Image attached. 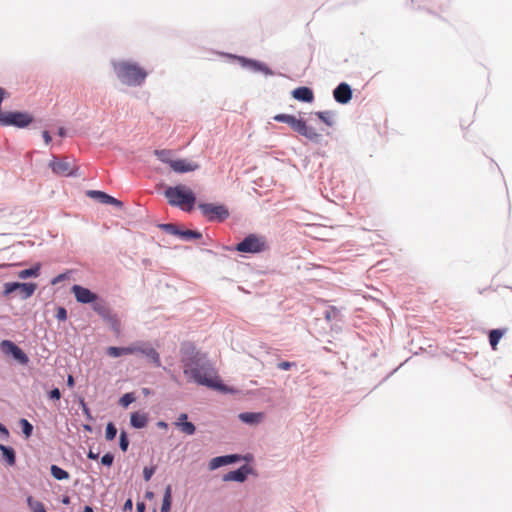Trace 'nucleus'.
<instances>
[{"mask_svg": "<svg viewBox=\"0 0 512 512\" xmlns=\"http://www.w3.org/2000/svg\"><path fill=\"white\" fill-rule=\"evenodd\" d=\"M181 362L183 373L189 381L208 388L224 389L207 355L199 352L193 344L187 343L182 346Z\"/></svg>", "mask_w": 512, "mask_h": 512, "instance_id": "f257e3e1", "label": "nucleus"}, {"mask_svg": "<svg viewBox=\"0 0 512 512\" xmlns=\"http://www.w3.org/2000/svg\"><path fill=\"white\" fill-rule=\"evenodd\" d=\"M10 98L7 89L0 86V126L14 127L16 129H38L42 126V120L28 110H2V104Z\"/></svg>", "mask_w": 512, "mask_h": 512, "instance_id": "f03ea898", "label": "nucleus"}, {"mask_svg": "<svg viewBox=\"0 0 512 512\" xmlns=\"http://www.w3.org/2000/svg\"><path fill=\"white\" fill-rule=\"evenodd\" d=\"M112 65L118 80L129 87L142 86L148 77V71L136 61L113 60Z\"/></svg>", "mask_w": 512, "mask_h": 512, "instance_id": "7ed1b4c3", "label": "nucleus"}, {"mask_svg": "<svg viewBox=\"0 0 512 512\" xmlns=\"http://www.w3.org/2000/svg\"><path fill=\"white\" fill-rule=\"evenodd\" d=\"M163 195L171 206L177 207L182 211L190 212L197 207L196 193L185 184L168 185L164 189Z\"/></svg>", "mask_w": 512, "mask_h": 512, "instance_id": "20e7f679", "label": "nucleus"}, {"mask_svg": "<svg viewBox=\"0 0 512 512\" xmlns=\"http://www.w3.org/2000/svg\"><path fill=\"white\" fill-rule=\"evenodd\" d=\"M216 53L221 57H224L229 63L238 64L241 68L246 69L252 73L262 74L266 77L284 76V74L273 70L266 62L262 60L224 51H219Z\"/></svg>", "mask_w": 512, "mask_h": 512, "instance_id": "39448f33", "label": "nucleus"}, {"mask_svg": "<svg viewBox=\"0 0 512 512\" xmlns=\"http://www.w3.org/2000/svg\"><path fill=\"white\" fill-rule=\"evenodd\" d=\"M197 209L202 217L208 222L222 223L230 218L231 211L223 202L198 201Z\"/></svg>", "mask_w": 512, "mask_h": 512, "instance_id": "423d86ee", "label": "nucleus"}, {"mask_svg": "<svg viewBox=\"0 0 512 512\" xmlns=\"http://www.w3.org/2000/svg\"><path fill=\"white\" fill-rule=\"evenodd\" d=\"M269 249L267 238L263 235L249 234L234 247L235 251L248 254H258Z\"/></svg>", "mask_w": 512, "mask_h": 512, "instance_id": "0eeeda50", "label": "nucleus"}, {"mask_svg": "<svg viewBox=\"0 0 512 512\" xmlns=\"http://www.w3.org/2000/svg\"><path fill=\"white\" fill-rule=\"evenodd\" d=\"M92 309L102 318V320L107 325H109L110 329L115 335L120 334L121 321L118 318V315L106 303H94Z\"/></svg>", "mask_w": 512, "mask_h": 512, "instance_id": "6e6552de", "label": "nucleus"}, {"mask_svg": "<svg viewBox=\"0 0 512 512\" xmlns=\"http://www.w3.org/2000/svg\"><path fill=\"white\" fill-rule=\"evenodd\" d=\"M48 168L51 170L53 175L57 177H78L79 166H71L69 162L59 159L56 156H52V159L48 162Z\"/></svg>", "mask_w": 512, "mask_h": 512, "instance_id": "1a4fd4ad", "label": "nucleus"}, {"mask_svg": "<svg viewBox=\"0 0 512 512\" xmlns=\"http://www.w3.org/2000/svg\"><path fill=\"white\" fill-rule=\"evenodd\" d=\"M85 195L96 203L112 206L119 210L124 206V203L121 200L103 190L89 189L85 191Z\"/></svg>", "mask_w": 512, "mask_h": 512, "instance_id": "9d476101", "label": "nucleus"}, {"mask_svg": "<svg viewBox=\"0 0 512 512\" xmlns=\"http://www.w3.org/2000/svg\"><path fill=\"white\" fill-rule=\"evenodd\" d=\"M0 350L4 354L12 356L21 365H27L29 362L27 354L11 340L1 341Z\"/></svg>", "mask_w": 512, "mask_h": 512, "instance_id": "9b49d317", "label": "nucleus"}, {"mask_svg": "<svg viewBox=\"0 0 512 512\" xmlns=\"http://www.w3.org/2000/svg\"><path fill=\"white\" fill-rule=\"evenodd\" d=\"M170 235H176L183 241H193L202 238V234L196 230L186 229L185 226H160Z\"/></svg>", "mask_w": 512, "mask_h": 512, "instance_id": "f8f14e48", "label": "nucleus"}, {"mask_svg": "<svg viewBox=\"0 0 512 512\" xmlns=\"http://www.w3.org/2000/svg\"><path fill=\"white\" fill-rule=\"evenodd\" d=\"M71 291L76 301L81 304H92L93 306L94 303H100L98 301V295L86 287L75 284L72 286Z\"/></svg>", "mask_w": 512, "mask_h": 512, "instance_id": "ddd939ff", "label": "nucleus"}, {"mask_svg": "<svg viewBox=\"0 0 512 512\" xmlns=\"http://www.w3.org/2000/svg\"><path fill=\"white\" fill-rule=\"evenodd\" d=\"M335 102L347 105L353 97V88L345 81L340 82L332 91Z\"/></svg>", "mask_w": 512, "mask_h": 512, "instance_id": "4468645a", "label": "nucleus"}, {"mask_svg": "<svg viewBox=\"0 0 512 512\" xmlns=\"http://www.w3.org/2000/svg\"><path fill=\"white\" fill-rule=\"evenodd\" d=\"M200 168L197 162H194L188 158L177 157L174 159L171 165V170L176 174H186L196 171Z\"/></svg>", "mask_w": 512, "mask_h": 512, "instance_id": "2eb2a0df", "label": "nucleus"}, {"mask_svg": "<svg viewBox=\"0 0 512 512\" xmlns=\"http://www.w3.org/2000/svg\"><path fill=\"white\" fill-rule=\"evenodd\" d=\"M242 459L248 460V456H242L240 454H229L223 456H217L210 460L208 467L210 470H216L222 466L234 464Z\"/></svg>", "mask_w": 512, "mask_h": 512, "instance_id": "dca6fc26", "label": "nucleus"}, {"mask_svg": "<svg viewBox=\"0 0 512 512\" xmlns=\"http://www.w3.org/2000/svg\"><path fill=\"white\" fill-rule=\"evenodd\" d=\"M253 468L248 464H244L236 470L230 471L223 475L222 480L224 482L236 481L243 483L246 481L248 475L253 474Z\"/></svg>", "mask_w": 512, "mask_h": 512, "instance_id": "f3484780", "label": "nucleus"}, {"mask_svg": "<svg viewBox=\"0 0 512 512\" xmlns=\"http://www.w3.org/2000/svg\"><path fill=\"white\" fill-rule=\"evenodd\" d=\"M291 97L301 103L311 104L315 100V94L309 86H298L291 91Z\"/></svg>", "mask_w": 512, "mask_h": 512, "instance_id": "a211bd4d", "label": "nucleus"}, {"mask_svg": "<svg viewBox=\"0 0 512 512\" xmlns=\"http://www.w3.org/2000/svg\"><path fill=\"white\" fill-rule=\"evenodd\" d=\"M301 136L305 137L313 144L321 146L328 145V141L324 138V136L321 133H318L310 124H307Z\"/></svg>", "mask_w": 512, "mask_h": 512, "instance_id": "6ab92c4d", "label": "nucleus"}, {"mask_svg": "<svg viewBox=\"0 0 512 512\" xmlns=\"http://www.w3.org/2000/svg\"><path fill=\"white\" fill-rule=\"evenodd\" d=\"M284 124L288 125L292 131L301 136L308 122L303 117H297L294 114H291Z\"/></svg>", "mask_w": 512, "mask_h": 512, "instance_id": "aec40b11", "label": "nucleus"}, {"mask_svg": "<svg viewBox=\"0 0 512 512\" xmlns=\"http://www.w3.org/2000/svg\"><path fill=\"white\" fill-rule=\"evenodd\" d=\"M313 115L324 125L333 127L335 125L336 112L334 110L315 111Z\"/></svg>", "mask_w": 512, "mask_h": 512, "instance_id": "412c9836", "label": "nucleus"}, {"mask_svg": "<svg viewBox=\"0 0 512 512\" xmlns=\"http://www.w3.org/2000/svg\"><path fill=\"white\" fill-rule=\"evenodd\" d=\"M238 417L245 424L257 425L263 420L264 415L261 412H243Z\"/></svg>", "mask_w": 512, "mask_h": 512, "instance_id": "4be33fe9", "label": "nucleus"}, {"mask_svg": "<svg viewBox=\"0 0 512 512\" xmlns=\"http://www.w3.org/2000/svg\"><path fill=\"white\" fill-rule=\"evenodd\" d=\"M148 423V415L146 413L133 412L130 416V424L135 429H142Z\"/></svg>", "mask_w": 512, "mask_h": 512, "instance_id": "5701e85b", "label": "nucleus"}, {"mask_svg": "<svg viewBox=\"0 0 512 512\" xmlns=\"http://www.w3.org/2000/svg\"><path fill=\"white\" fill-rule=\"evenodd\" d=\"M154 156L162 163L167 164L170 168L175 157H173V151L170 149H155L153 151Z\"/></svg>", "mask_w": 512, "mask_h": 512, "instance_id": "b1692460", "label": "nucleus"}, {"mask_svg": "<svg viewBox=\"0 0 512 512\" xmlns=\"http://www.w3.org/2000/svg\"><path fill=\"white\" fill-rule=\"evenodd\" d=\"M142 355L147 357L154 364L155 367L161 366L159 353L149 343H147V345L143 349Z\"/></svg>", "mask_w": 512, "mask_h": 512, "instance_id": "393cba45", "label": "nucleus"}, {"mask_svg": "<svg viewBox=\"0 0 512 512\" xmlns=\"http://www.w3.org/2000/svg\"><path fill=\"white\" fill-rule=\"evenodd\" d=\"M0 451L2 452L3 459L9 464L14 465L16 462V453L15 450L10 447L6 446L4 444L0 443Z\"/></svg>", "mask_w": 512, "mask_h": 512, "instance_id": "a878e982", "label": "nucleus"}, {"mask_svg": "<svg viewBox=\"0 0 512 512\" xmlns=\"http://www.w3.org/2000/svg\"><path fill=\"white\" fill-rule=\"evenodd\" d=\"M19 289L18 291L20 292V295H21V298L23 300H26L28 298H30L35 290L37 289V285L35 283H20L19 282Z\"/></svg>", "mask_w": 512, "mask_h": 512, "instance_id": "bb28decb", "label": "nucleus"}, {"mask_svg": "<svg viewBox=\"0 0 512 512\" xmlns=\"http://www.w3.org/2000/svg\"><path fill=\"white\" fill-rule=\"evenodd\" d=\"M172 487L167 485L164 491L160 512H169L171 509Z\"/></svg>", "mask_w": 512, "mask_h": 512, "instance_id": "cd10ccee", "label": "nucleus"}, {"mask_svg": "<svg viewBox=\"0 0 512 512\" xmlns=\"http://www.w3.org/2000/svg\"><path fill=\"white\" fill-rule=\"evenodd\" d=\"M507 331V329H493L489 333V343L492 347V349H496L497 344L499 343L501 337L504 335V333Z\"/></svg>", "mask_w": 512, "mask_h": 512, "instance_id": "c85d7f7f", "label": "nucleus"}, {"mask_svg": "<svg viewBox=\"0 0 512 512\" xmlns=\"http://www.w3.org/2000/svg\"><path fill=\"white\" fill-rule=\"evenodd\" d=\"M40 273V264H36L28 269L21 270L18 273L20 279H27L31 277H37Z\"/></svg>", "mask_w": 512, "mask_h": 512, "instance_id": "c756f323", "label": "nucleus"}, {"mask_svg": "<svg viewBox=\"0 0 512 512\" xmlns=\"http://www.w3.org/2000/svg\"><path fill=\"white\" fill-rule=\"evenodd\" d=\"M50 472H51V475L56 480H59V481L67 480L70 477L69 473L66 470H64L63 468H61L57 465H51Z\"/></svg>", "mask_w": 512, "mask_h": 512, "instance_id": "7c9ffc66", "label": "nucleus"}, {"mask_svg": "<svg viewBox=\"0 0 512 512\" xmlns=\"http://www.w3.org/2000/svg\"><path fill=\"white\" fill-rule=\"evenodd\" d=\"M174 425L184 434L193 435L196 432V426L192 422H175Z\"/></svg>", "mask_w": 512, "mask_h": 512, "instance_id": "2f4dec72", "label": "nucleus"}, {"mask_svg": "<svg viewBox=\"0 0 512 512\" xmlns=\"http://www.w3.org/2000/svg\"><path fill=\"white\" fill-rule=\"evenodd\" d=\"M19 282H7L3 286V297H10L14 292L18 291L19 289Z\"/></svg>", "mask_w": 512, "mask_h": 512, "instance_id": "473e14b6", "label": "nucleus"}, {"mask_svg": "<svg viewBox=\"0 0 512 512\" xmlns=\"http://www.w3.org/2000/svg\"><path fill=\"white\" fill-rule=\"evenodd\" d=\"M19 425L22 429V433L24 434L25 438L31 437L33 433V425L25 418H21L19 420Z\"/></svg>", "mask_w": 512, "mask_h": 512, "instance_id": "72a5a7b5", "label": "nucleus"}, {"mask_svg": "<svg viewBox=\"0 0 512 512\" xmlns=\"http://www.w3.org/2000/svg\"><path fill=\"white\" fill-rule=\"evenodd\" d=\"M27 504L32 512H46L42 502L34 500L31 496L27 498Z\"/></svg>", "mask_w": 512, "mask_h": 512, "instance_id": "f704fd0d", "label": "nucleus"}, {"mask_svg": "<svg viewBox=\"0 0 512 512\" xmlns=\"http://www.w3.org/2000/svg\"><path fill=\"white\" fill-rule=\"evenodd\" d=\"M146 345H147V343H145V342H139V343H134L132 345L127 346L126 347L127 355L138 354V353L142 354V351Z\"/></svg>", "mask_w": 512, "mask_h": 512, "instance_id": "c9c22d12", "label": "nucleus"}, {"mask_svg": "<svg viewBox=\"0 0 512 512\" xmlns=\"http://www.w3.org/2000/svg\"><path fill=\"white\" fill-rule=\"evenodd\" d=\"M107 355L110 357H120L122 355H127L126 347H115L111 346L107 349Z\"/></svg>", "mask_w": 512, "mask_h": 512, "instance_id": "e433bc0d", "label": "nucleus"}, {"mask_svg": "<svg viewBox=\"0 0 512 512\" xmlns=\"http://www.w3.org/2000/svg\"><path fill=\"white\" fill-rule=\"evenodd\" d=\"M116 434H117L116 426L114 425L113 422H109L106 425V430H105V437H106V439L108 441H111V440H113L116 437Z\"/></svg>", "mask_w": 512, "mask_h": 512, "instance_id": "4c0bfd02", "label": "nucleus"}, {"mask_svg": "<svg viewBox=\"0 0 512 512\" xmlns=\"http://www.w3.org/2000/svg\"><path fill=\"white\" fill-rule=\"evenodd\" d=\"M119 447L123 452H126L129 447L128 435L125 431H121L119 436Z\"/></svg>", "mask_w": 512, "mask_h": 512, "instance_id": "58836bf2", "label": "nucleus"}, {"mask_svg": "<svg viewBox=\"0 0 512 512\" xmlns=\"http://www.w3.org/2000/svg\"><path fill=\"white\" fill-rule=\"evenodd\" d=\"M135 401V396L133 393H125L119 400V404L123 407H128L131 403Z\"/></svg>", "mask_w": 512, "mask_h": 512, "instance_id": "ea45409f", "label": "nucleus"}, {"mask_svg": "<svg viewBox=\"0 0 512 512\" xmlns=\"http://www.w3.org/2000/svg\"><path fill=\"white\" fill-rule=\"evenodd\" d=\"M113 461H114V455L110 452L104 454L101 457V464L104 466L110 467L113 464Z\"/></svg>", "mask_w": 512, "mask_h": 512, "instance_id": "a19ab883", "label": "nucleus"}, {"mask_svg": "<svg viewBox=\"0 0 512 512\" xmlns=\"http://www.w3.org/2000/svg\"><path fill=\"white\" fill-rule=\"evenodd\" d=\"M339 314V311L336 307H329L324 313L325 318L330 321L332 319H335L337 315Z\"/></svg>", "mask_w": 512, "mask_h": 512, "instance_id": "79ce46f5", "label": "nucleus"}, {"mask_svg": "<svg viewBox=\"0 0 512 512\" xmlns=\"http://www.w3.org/2000/svg\"><path fill=\"white\" fill-rule=\"evenodd\" d=\"M155 471H156L155 466L144 467V469H143L144 480L149 481L151 479V477L153 476V474L155 473Z\"/></svg>", "mask_w": 512, "mask_h": 512, "instance_id": "37998d69", "label": "nucleus"}, {"mask_svg": "<svg viewBox=\"0 0 512 512\" xmlns=\"http://www.w3.org/2000/svg\"><path fill=\"white\" fill-rule=\"evenodd\" d=\"M290 115H291V114H289V113H278V114L274 115V116L272 117V119H273L275 122L283 123V124H284V123L286 122V120H288V118H289V116H290Z\"/></svg>", "mask_w": 512, "mask_h": 512, "instance_id": "c03bdc74", "label": "nucleus"}, {"mask_svg": "<svg viewBox=\"0 0 512 512\" xmlns=\"http://www.w3.org/2000/svg\"><path fill=\"white\" fill-rule=\"evenodd\" d=\"M80 406H81L82 411H83L84 415L86 416V418L89 421H92L93 417L91 415L90 409L88 408L87 404L85 403V401L83 399L80 400Z\"/></svg>", "mask_w": 512, "mask_h": 512, "instance_id": "a18cd8bd", "label": "nucleus"}, {"mask_svg": "<svg viewBox=\"0 0 512 512\" xmlns=\"http://www.w3.org/2000/svg\"><path fill=\"white\" fill-rule=\"evenodd\" d=\"M295 366H296L295 362H289V361H282L277 364V368L280 370H289Z\"/></svg>", "mask_w": 512, "mask_h": 512, "instance_id": "49530a36", "label": "nucleus"}, {"mask_svg": "<svg viewBox=\"0 0 512 512\" xmlns=\"http://www.w3.org/2000/svg\"><path fill=\"white\" fill-rule=\"evenodd\" d=\"M56 318L59 321H64L67 319V310L64 307H58L56 312Z\"/></svg>", "mask_w": 512, "mask_h": 512, "instance_id": "de8ad7c7", "label": "nucleus"}, {"mask_svg": "<svg viewBox=\"0 0 512 512\" xmlns=\"http://www.w3.org/2000/svg\"><path fill=\"white\" fill-rule=\"evenodd\" d=\"M41 136L43 138V141L46 145H50L52 143V136L50 134V132L46 129H44L42 132H41Z\"/></svg>", "mask_w": 512, "mask_h": 512, "instance_id": "09e8293b", "label": "nucleus"}, {"mask_svg": "<svg viewBox=\"0 0 512 512\" xmlns=\"http://www.w3.org/2000/svg\"><path fill=\"white\" fill-rule=\"evenodd\" d=\"M48 397L51 400H59L61 398V392L58 388H53L49 393Z\"/></svg>", "mask_w": 512, "mask_h": 512, "instance_id": "8fccbe9b", "label": "nucleus"}, {"mask_svg": "<svg viewBox=\"0 0 512 512\" xmlns=\"http://www.w3.org/2000/svg\"><path fill=\"white\" fill-rule=\"evenodd\" d=\"M56 134L60 137V138H66L68 137V130L66 127L64 126H59L57 128V131H56Z\"/></svg>", "mask_w": 512, "mask_h": 512, "instance_id": "3c124183", "label": "nucleus"}, {"mask_svg": "<svg viewBox=\"0 0 512 512\" xmlns=\"http://www.w3.org/2000/svg\"><path fill=\"white\" fill-rule=\"evenodd\" d=\"M66 279V274H59L52 280V284L55 285L57 283H60Z\"/></svg>", "mask_w": 512, "mask_h": 512, "instance_id": "603ef678", "label": "nucleus"}, {"mask_svg": "<svg viewBox=\"0 0 512 512\" xmlns=\"http://www.w3.org/2000/svg\"><path fill=\"white\" fill-rule=\"evenodd\" d=\"M132 508H133L132 500L131 499H127L126 502L124 503L123 510L124 511H127V510L131 511Z\"/></svg>", "mask_w": 512, "mask_h": 512, "instance_id": "864d4df0", "label": "nucleus"}, {"mask_svg": "<svg viewBox=\"0 0 512 512\" xmlns=\"http://www.w3.org/2000/svg\"><path fill=\"white\" fill-rule=\"evenodd\" d=\"M313 155L321 158L327 157L326 151L322 149H317Z\"/></svg>", "mask_w": 512, "mask_h": 512, "instance_id": "5fc2aeb1", "label": "nucleus"}, {"mask_svg": "<svg viewBox=\"0 0 512 512\" xmlns=\"http://www.w3.org/2000/svg\"><path fill=\"white\" fill-rule=\"evenodd\" d=\"M0 433L5 437V438H8L9 436V431L8 429L2 424L0 423Z\"/></svg>", "mask_w": 512, "mask_h": 512, "instance_id": "6e6d98bb", "label": "nucleus"}, {"mask_svg": "<svg viewBox=\"0 0 512 512\" xmlns=\"http://www.w3.org/2000/svg\"><path fill=\"white\" fill-rule=\"evenodd\" d=\"M188 415L186 413H181L175 422H188Z\"/></svg>", "mask_w": 512, "mask_h": 512, "instance_id": "4d7b16f0", "label": "nucleus"}, {"mask_svg": "<svg viewBox=\"0 0 512 512\" xmlns=\"http://www.w3.org/2000/svg\"><path fill=\"white\" fill-rule=\"evenodd\" d=\"M137 512H145L146 506L144 502H138L136 504Z\"/></svg>", "mask_w": 512, "mask_h": 512, "instance_id": "13d9d810", "label": "nucleus"}, {"mask_svg": "<svg viewBox=\"0 0 512 512\" xmlns=\"http://www.w3.org/2000/svg\"><path fill=\"white\" fill-rule=\"evenodd\" d=\"M87 457L92 460H97L99 457L98 453H94L92 450H89Z\"/></svg>", "mask_w": 512, "mask_h": 512, "instance_id": "bf43d9fd", "label": "nucleus"}, {"mask_svg": "<svg viewBox=\"0 0 512 512\" xmlns=\"http://www.w3.org/2000/svg\"><path fill=\"white\" fill-rule=\"evenodd\" d=\"M67 385L72 388L75 385V380L72 375H68L67 377Z\"/></svg>", "mask_w": 512, "mask_h": 512, "instance_id": "052dcab7", "label": "nucleus"}, {"mask_svg": "<svg viewBox=\"0 0 512 512\" xmlns=\"http://www.w3.org/2000/svg\"><path fill=\"white\" fill-rule=\"evenodd\" d=\"M156 425H157V427L162 428V429L168 428V424L165 421H158Z\"/></svg>", "mask_w": 512, "mask_h": 512, "instance_id": "680f3d73", "label": "nucleus"}, {"mask_svg": "<svg viewBox=\"0 0 512 512\" xmlns=\"http://www.w3.org/2000/svg\"><path fill=\"white\" fill-rule=\"evenodd\" d=\"M62 503L64 505L70 504V497L69 496H64L63 499H62Z\"/></svg>", "mask_w": 512, "mask_h": 512, "instance_id": "e2e57ef3", "label": "nucleus"}, {"mask_svg": "<svg viewBox=\"0 0 512 512\" xmlns=\"http://www.w3.org/2000/svg\"><path fill=\"white\" fill-rule=\"evenodd\" d=\"M145 497H146L147 499H152V498L154 497V493H153L152 491H147V492L145 493Z\"/></svg>", "mask_w": 512, "mask_h": 512, "instance_id": "0e129e2a", "label": "nucleus"}, {"mask_svg": "<svg viewBox=\"0 0 512 512\" xmlns=\"http://www.w3.org/2000/svg\"><path fill=\"white\" fill-rule=\"evenodd\" d=\"M83 512H93V508L91 506H85Z\"/></svg>", "mask_w": 512, "mask_h": 512, "instance_id": "69168bd1", "label": "nucleus"}, {"mask_svg": "<svg viewBox=\"0 0 512 512\" xmlns=\"http://www.w3.org/2000/svg\"><path fill=\"white\" fill-rule=\"evenodd\" d=\"M425 11H427L429 14L437 16V14L430 9H425Z\"/></svg>", "mask_w": 512, "mask_h": 512, "instance_id": "338daca9", "label": "nucleus"}, {"mask_svg": "<svg viewBox=\"0 0 512 512\" xmlns=\"http://www.w3.org/2000/svg\"><path fill=\"white\" fill-rule=\"evenodd\" d=\"M84 429L87 430V431H91L92 430L91 426H89V425H84Z\"/></svg>", "mask_w": 512, "mask_h": 512, "instance_id": "774afa93", "label": "nucleus"}]
</instances>
